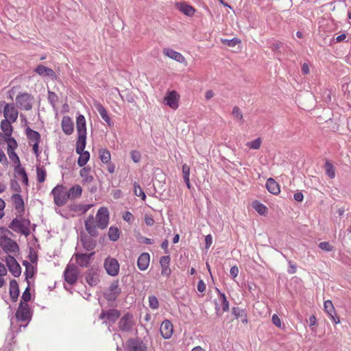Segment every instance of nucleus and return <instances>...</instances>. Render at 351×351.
<instances>
[{
	"label": "nucleus",
	"instance_id": "31",
	"mask_svg": "<svg viewBox=\"0 0 351 351\" xmlns=\"http://www.w3.org/2000/svg\"><path fill=\"white\" fill-rule=\"evenodd\" d=\"M232 313L237 319L241 318L242 323L247 322V313L245 309H241L239 307H233Z\"/></svg>",
	"mask_w": 351,
	"mask_h": 351
},
{
	"label": "nucleus",
	"instance_id": "13",
	"mask_svg": "<svg viewBox=\"0 0 351 351\" xmlns=\"http://www.w3.org/2000/svg\"><path fill=\"white\" fill-rule=\"evenodd\" d=\"M121 313L119 310L115 308H110L108 310H102L99 318L104 319V323L106 324L107 321L114 324L117 319L120 317Z\"/></svg>",
	"mask_w": 351,
	"mask_h": 351
},
{
	"label": "nucleus",
	"instance_id": "60",
	"mask_svg": "<svg viewBox=\"0 0 351 351\" xmlns=\"http://www.w3.org/2000/svg\"><path fill=\"white\" fill-rule=\"evenodd\" d=\"M272 323L277 327L281 328V320L280 317L274 314L271 317Z\"/></svg>",
	"mask_w": 351,
	"mask_h": 351
},
{
	"label": "nucleus",
	"instance_id": "28",
	"mask_svg": "<svg viewBox=\"0 0 351 351\" xmlns=\"http://www.w3.org/2000/svg\"><path fill=\"white\" fill-rule=\"evenodd\" d=\"M77 134H86V122L84 115L79 114L76 119Z\"/></svg>",
	"mask_w": 351,
	"mask_h": 351
},
{
	"label": "nucleus",
	"instance_id": "61",
	"mask_svg": "<svg viewBox=\"0 0 351 351\" xmlns=\"http://www.w3.org/2000/svg\"><path fill=\"white\" fill-rule=\"evenodd\" d=\"M123 219L125 221L131 223L133 221L134 217L130 212L126 211L123 215Z\"/></svg>",
	"mask_w": 351,
	"mask_h": 351
},
{
	"label": "nucleus",
	"instance_id": "47",
	"mask_svg": "<svg viewBox=\"0 0 351 351\" xmlns=\"http://www.w3.org/2000/svg\"><path fill=\"white\" fill-rule=\"evenodd\" d=\"M149 306L152 309L156 310L159 307V302L155 295L149 296Z\"/></svg>",
	"mask_w": 351,
	"mask_h": 351
},
{
	"label": "nucleus",
	"instance_id": "64",
	"mask_svg": "<svg viewBox=\"0 0 351 351\" xmlns=\"http://www.w3.org/2000/svg\"><path fill=\"white\" fill-rule=\"evenodd\" d=\"M197 289L199 292H204L206 290V284L203 280H199L198 281Z\"/></svg>",
	"mask_w": 351,
	"mask_h": 351
},
{
	"label": "nucleus",
	"instance_id": "4",
	"mask_svg": "<svg viewBox=\"0 0 351 351\" xmlns=\"http://www.w3.org/2000/svg\"><path fill=\"white\" fill-rule=\"evenodd\" d=\"M34 100V97L31 94L28 93H20L16 97V106L21 110L28 111L32 110Z\"/></svg>",
	"mask_w": 351,
	"mask_h": 351
},
{
	"label": "nucleus",
	"instance_id": "22",
	"mask_svg": "<svg viewBox=\"0 0 351 351\" xmlns=\"http://www.w3.org/2000/svg\"><path fill=\"white\" fill-rule=\"evenodd\" d=\"M12 200L14 205L15 209L19 213V215H21L25 210L24 201L22 196L20 195V193L13 194L12 196Z\"/></svg>",
	"mask_w": 351,
	"mask_h": 351
},
{
	"label": "nucleus",
	"instance_id": "14",
	"mask_svg": "<svg viewBox=\"0 0 351 351\" xmlns=\"http://www.w3.org/2000/svg\"><path fill=\"white\" fill-rule=\"evenodd\" d=\"M127 346L129 351H147L146 344L140 338L128 339Z\"/></svg>",
	"mask_w": 351,
	"mask_h": 351
},
{
	"label": "nucleus",
	"instance_id": "56",
	"mask_svg": "<svg viewBox=\"0 0 351 351\" xmlns=\"http://www.w3.org/2000/svg\"><path fill=\"white\" fill-rule=\"evenodd\" d=\"M22 300L25 302L24 303H27L31 300L30 288L29 285L22 294Z\"/></svg>",
	"mask_w": 351,
	"mask_h": 351
},
{
	"label": "nucleus",
	"instance_id": "5",
	"mask_svg": "<svg viewBox=\"0 0 351 351\" xmlns=\"http://www.w3.org/2000/svg\"><path fill=\"white\" fill-rule=\"evenodd\" d=\"M2 106H3V114L5 118L4 119L16 122L18 119L19 111L16 108L14 104H8L5 101H1L0 108Z\"/></svg>",
	"mask_w": 351,
	"mask_h": 351
},
{
	"label": "nucleus",
	"instance_id": "44",
	"mask_svg": "<svg viewBox=\"0 0 351 351\" xmlns=\"http://www.w3.org/2000/svg\"><path fill=\"white\" fill-rule=\"evenodd\" d=\"M37 181L40 183L45 182L46 178V171L43 167H36Z\"/></svg>",
	"mask_w": 351,
	"mask_h": 351
},
{
	"label": "nucleus",
	"instance_id": "32",
	"mask_svg": "<svg viewBox=\"0 0 351 351\" xmlns=\"http://www.w3.org/2000/svg\"><path fill=\"white\" fill-rule=\"evenodd\" d=\"M82 187L80 185H75L67 191L66 197L69 199L80 197L82 195Z\"/></svg>",
	"mask_w": 351,
	"mask_h": 351
},
{
	"label": "nucleus",
	"instance_id": "11",
	"mask_svg": "<svg viewBox=\"0 0 351 351\" xmlns=\"http://www.w3.org/2000/svg\"><path fill=\"white\" fill-rule=\"evenodd\" d=\"M3 261L5 262L10 272H11L14 277L20 276L21 267L14 256L8 254L5 257Z\"/></svg>",
	"mask_w": 351,
	"mask_h": 351
},
{
	"label": "nucleus",
	"instance_id": "35",
	"mask_svg": "<svg viewBox=\"0 0 351 351\" xmlns=\"http://www.w3.org/2000/svg\"><path fill=\"white\" fill-rule=\"evenodd\" d=\"M178 8L181 12L189 16H192L195 12L194 8L184 3L178 5Z\"/></svg>",
	"mask_w": 351,
	"mask_h": 351
},
{
	"label": "nucleus",
	"instance_id": "48",
	"mask_svg": "<svg viewBox=\"0 0 351 351\" xmlns=\"http://www.w3.org/2000/svg\"><path fill=\"white\" fill-rule=\"evenodd\" d=\"M221 41L224 45H226L230 47H233L236 46L237 44L241 43V40L237 38H233L232 39H230V40L222 39Z\"/></svg>",
	"mask_w": 351,
	"mask_h": 351
},
{
	"label": "nucleus",
	"instance_id": "21",
	"mask_svg": "<svg viewBox=\"0 0 351 351\" xmlns=\"http://www.w3.org/2000/svg\"><path fill=\"white\" fill-rule=\"evenodd\" d=\"M62 131L66 135H70L73 132L74 126L72 119L69 116L63 117L61 122Z\"/></svg>",
	"mask_w": 351,
	"mask_h": 351
},
{
	"label": "nucleus",
	"instance_id": "42",
	"mask_svg": "<svg viewBox=\"0 0 351 351\" xmlns=\"http://www.w3.org/2000/svg\"><path fill=\"white\" fill-rule=\"evenodd\" d=\"M326 174L331 179L335 177V170L333 165L328 160L325 162Z\"/></svg>",
	"mask_w": 351,
	"mask_h": 351
},
{
	"label": "nucleus",
	"instance_id": "50",
	"mask_svg": "<svg viewBox=\"0 0 351 351\" xmlns=\"http://www.w3.org/2000/svg\"><path fill=\"white\" fill-rule=\"evenodd\" d=\"M58 100V95L52 91L49 90L48 91V101L49 104L55 107L56 102Z\"/></svg>",
	"mask_w": 351,
	"mask_h": 351
},
{
	"label": "nucleus",
	"instance_id": "40",
	"mask_svg": "<svg viewBox=\"0 0 351 351\" xmlns=\"http://www.w3.org/2000/svg\"><path fill=\"white\" fill-rule=\"evenodd\" d=\"M216 290L219 294V300L221 302L223 312L228 311L229 310V302L228 301L226 295L223 293H221L219 289L217 288Z\"/></svg>",
	"mask_w": 351,
	"mask_h": 351
},
{
	"label": "nucleus",
	"instance_id": "8",
	"mask_svg": "<svg viewBox=\"0 0 351 351\" xmlns=\"http://www.w3.org/2000/svg\"><path fill=\"white\" fill-rule=\"evenodd\" d=\"M0 246L1 247L3 250L7 254H15L19 252V246L16 243V242L5 235L1 236Z\"/></svg>",
	"mask_w": 351,
	"mask_h": 351
},
{
	"label": "nucleus",
	"instance_id": "10",
	"mask_svg": "<svg viewBox=\"0 0 351 351\" xmlns=\"http://www.w3.org/2000/svg\"><path fill=\"white\" fill-rule=\"evenodd\" d=\"M107 274L111 276H116L119 271V263L116 258L108 257L104 263Z\"/></svg>",
	"mask_w": 351,
	"mask_h": 351
},
{
	"label": "nucleus",
	"instance_id": "55",
	"mask_svg": "<svg viewBox=\"0 0 351 351\" xmlns=\"http://www.w3.org/2000/svg\"><path fill=\"white\" fill-rule=\"evenodd\" d=\"M10 189L16 192L17 193H20L21 192V186L19 185V182L13 179V180H11L10 181Z\"/></svg>",
	"mask_w": 351,
	"mask_h": 351
},
{
	"label": "nucleus",
	"instance_id": "53",
	"mask_svg": "<svg viewBox=\"0 0 351 351\" xmlns=\"http://www.w3.org/2000/svg\"><path fill=\"white\" fill-rule=\"evenodd\" d=\"M10 159L15 164H20V159L14 151L7 152Z\"/></svg>",
	"mask_w": 351,
	"mask_h": 351
},
{
	"label": "nucleus",
	"instance_id": "7",
	"mask_svg": "<svg viewBox=\"0 0 351 351\" xmlns=\"http://www.w3.org/2000/svg\"><path fill=\"white\" fill-rule=\"evenodd\" d=\"M15 317L19 322H29L32 318V313L29 304L21 301L16 311Z\"/></svg>",
	"mask_w": 351,
	"mask_h": 351
},
{
	"label": "nucleus",
	"instance_id": "30",
	"mask_svg": "<svg viewBox=\"0 0 351 351\" xmlns=\"http://www.w3.org/2000/svg\"><path fill=\"white\" fill-rule=\"evenodd\" d=\"M13 123V121L6 119H3L1 121L0 128L3 131L2 133L5 134L8 137H10V136H12V134L13 127L12 125V123Z\"/></svg>",
	"mask_w": 351,
	"mask_h": 351
},
{
	"label": "nucleus",
	"instance_id": "9",
	"mask_svg": "<svg viewBox=\"0 0 351 351\" xmlns=\"http://www.w3.org/2000/svg\"><path fill=\"white\" fill-rule=\"evenodd\" d=\"M121 293V289L119 287V280H113L108 289L104 293V298L109 302L117 300Z\"/></svg>",
	"mask_w": 351,
	"mask_h": 351
},
{
	"label": "nucleus",
	"instance_id": "43",
	"mask_svg": "<svg viewBox=\"0 0 351 351\" xmlns=\"http://www.w3.org/2000/svg\"><path fill=\"white\" fill-rule=\"evenodd\" d=\"M91 204H76L71 206V210L73 211H82V213H86L90 208Z\"/></svg>",
	"mask_w": 351,
	"mask_h": 351
},
{
	"label": "nucleus",
	"instance_id": "6",
	"mask_svg": "<svg viewBox=\"0 0 351 351\" xmlns=\"http://www.w3.org/2000/svg\"><path fill=\"white\" fill-rule=\"evenodd\" d=\"M135 322L133 315L130 313H125L118 322V328L122 332H131L133 330Z\"/></svg>",
	"mask_w": 351,
	"mask_h": 351
},
{
	"label": "nucleus",
	"instance_id": "2",
	"mask_svg": "<svg viewBox=\"0 0 351 351\" xmlns=\"http://www.w3.org/2000/svg\"><path fill=\"white\" fill-rule=\"evenodd\" d=\"M30 221L23 217L14 218L8 226L9 228L16 232H19L25 237L30 234L29 226Z\"/></svg>",
	"mask_w": 351,
	"mask_h": 351
},
{
	"label": "nucleus",
	"instance_id": "3",
	"mask_svg": "<svg viewBox=\"0 0 351 351\" xmlns=\"http://www.w3.org/2000/svg\"><path fill=\"white\" fill-rule=\"evenodd\" d=\"M51 194L53 197L55 204L58 206H64L69 199V198L66 197L67 189L62 184H58L55 186L52 189Z\"/></svg>",
	"mask_w": 351,
	"mask_h": 351
},
{
	"label": "nucleus",
	"instance_id": "39",
	"mask_svg": "<svg viewBox=\"0 0 351 351\" xmlns=\"http://www.w3.org/2000/svg\"><path fill=\"white\" fill-rule=\"evenodd\" d=\"M99 158L103 163H109L111 162V155L107 149H101L99 151Z\"/></svg>",
	"mask_w": 351,
	"mask_h": 351
},
{
	"label": "nucleus",
	"instance_id": "58",
	"mask_svg": "<svg viewBox=\"0 0 351 351\" xmlns=\"http://www.w3.org/2000/svg\"><path fill=\"white\" fill-rule=\"evenodd\" d=\"M25 279H26L27 283L29 284V278H32L34 275V266H32V267H28V269H25Z\"/></svg>",
	"mask_w": 351,
	"mask_h": 351
},
{
	"label": "nucleus",
	"instance_id": "46",
	"mask_svg": "<svg viewBox=\"0 0 351 351\" xmlns=\"http://www.w3.org/2000/svg\"><path fill=\"white\" fill-rule=\"evenodd\" d=\"M8 141L7 142V152L14 151L18 147V143L16 141L12 136H10V137H8Z\"/></svg>",
	"mask_w": 351,
	"mask_h": 351
},
{
	"label": "nucleus",
	"instance_id": "1",
	"mask_svg": "<svg viewBox=\"0 0 351 351\" xmlns=\"http://www.w3.org/2000/svg\"><path fill=\"white\" fill-rule=\"evenodd\" d=\"M109 211L106 207H101L97 212L95 217L90 215L84 221L85 230L87 234L82 232L80 234V241L84 250L92 251L97 246L95 238L99 236L98 229L104 230L109 224Z\"/></svg>",
	"mask_w": 351,
	"mask_h": 351
},
{
	"label": "nucleus",
	"instance_id": "18",
	"mask_svg": "<svg viewBox=\"0 0 351 351\" xmlns=\"http://www.w3.org/2000/svg\"><path fill=\"white\" fill-rule=\"evenodd\" d=\"M160 331L164 339H169L172 336L173 332L171 322L168 319L164 320L160 325Z\"/></svg>",
	"mask_w": 351,
	"mask_h": 351
},
{
	"label": "nucleus",
	"instance_id": "26",
	"mask_svg": "<svg viewBox=\"0 0 351 351\" xmlns=\"http://www.w3.org/2000/svg\"><path fill=\"white\" fill-rule=\"evenodd\" d=\"M10 296L12 302H15L17 301L20 291L18 282L16 280H11L10 282Z\"/></svg>",
	"mask_w": 351,
	"mask_h": 351
},
{
	"label": "nucleus",
	"instance_id": "49",
	"mask_svg": "<svg viewBox=\"0 0 351 351\" xmlns=\"http://www.w3.org/2000/svg\"><path fill=\"white\" fill-rule=\"evenodd\" d=\"M14 171L15 177H16V175L22 177L23 175L27 173L25 168L21 166V163L15 165Z\"/></svg>",
	"mask_w": 351,
	"mask_h": 351
},
{
	"label": "nucleus",
	"instance_id": "25",
	"mask_svg": "<svg viewBox=\"0 0 351 351\" xmlns=\"http://www.w3.org/2000/svg\"><path fill=\"white\" fill-rule=\"evenodd\" d=\"M163 53L166 56H167L173 60H175L176 61H177L178 62L182 63L185 61L184 57L180 52L176 51L172 49H170V48L164 49Z\"/></svg>",
	"mask_w": 351,
	"mask_h": 351
},
{
	"label": "nucleus",
	"instance_id": "59",
	"mask_svg": "<svg viewBox=\"0 0 351 351\" xmlns=\"http://www.w3.org/2000/svg\"><path fill=\"white\" fill-rule=\"evenodd\" d=\"M183 179L189 178L190 176V167L188 165L184 164L182 168Z\"/></svg>",
	"mask_w": 351,
	"mask_h": 351
},
{
	"label": "nucleus",
	"instance_id": "63",
	"mask_svg": "<svg viewBox=\"0 0 351 351\" xmlns=\"http://www.w3.org/2000/svg\"><path fill=\"white\" fill-rule=\"evenodd\" d=\"M230 274L232 278H236L239 274V268L237 266H232L230 269Z\"/></svg>",
	"mask_w": 351,
	"mask_h": 351
},
{
	"label": "nucleus",
	"instance_id": "24",
	"mask_svg": "<svg viewBox=\"0 0 351 351\" xmlns=\"http://www.w3.org/2000/svg\"><path fill=\"white\" fill-rule=\"evenodd\" d=\"M150 261V256L148 253H142L137 261L138 268L141 271H145L147 269Z\"/></svg>",
	"mask_w": 351,
	"mask_h": 351
},
{
	"label": "nucleus",
	"instance_id": "52",
	"mask_svg": "<svg viewBox=\"0 0 351 351\" xmlns=\"http://www.w3.org/2000/svg\"><path fill=\"white\" fill-rule=\"evenodd\" d=\"M232 115L238 120L243 122V114L240 108L237 106H234L232 109Z\"/></svg>",
	"mask_w": 351,
	"mask_h": 351
},
{
	"label": "nucleus",
	"instance_id": "54",
	"mask_svg": "<svg viewBox=\"0 0 351 351\" xmlns=\"http://www.w3.org/2000/svg\"><path fill=\"white\" fill-rule=\"evenodd\" d=\"M319 247L326 252H331L333 247L327 241H323L319 243Z\"/></svg>",
	"mask_w": 351,
	"mask_h": 351
},
{
	"label": "nucleus",
	"instance_id": "37",
	"mask_svg": "<svg viewBox=\"0 0 351 351\" xmlns=\"http://www.w3.org/2000/svg\"><path fill=\"white\" fill-rule=\"evenodd\" d=\"M80 155L77 159V165L79 167H82L88 162L90 158V154L88 151H83L82 152H76Z\"/></svg>",
	"mask_w": 351,
	"mask_h": 351
},
{
	"label": "nucleus",
	"instance_id": "33",
	"mask_svg": "<svg viewBox=\"0 0 351 351\" xmlns=\"http://www.w3.org/2000/svg\"><path fill=\"white\" fill-rule=\"evenodd\" d=\"M25 134L27 138L30 141H33L34 143H40L41 140L40 134L35 131L32 130L30 128H27L25 130Z\"/></svg>",
	"mask_w": 351,
	"mask_h": 351
},
{
	"label": "nucleus",
	"instance_id": "34",
	"mask_svg": "<svg viewBox=\"0 0 351 351\" xmlns=\"http://www.w3.org/2000/svg\"><path fill=\"white\" fill-rule=\"evenodd\" d=\"M90 171L91 169L90 167H85L80 170V174L84 182L90 183L93 182V177L90 175Z\"/></svg>",
	"mask_w": 351,
	"mask_h": 351
},
{
	"label": "nucleus",
	"instance_id": "57",
	"mask_svg": "<svg viewBox=\"0 0 351 351\" xmlns=\"http://www.w3.org/2000/svg\"><path fill=\"white\" fill-rule=\"evenodd\" d=\"M130 156L132 160L134 161V162L137 163L139 162L141 159V153L138 151L133 150L130 152Z\"/></svg>",
	"mask_w": 351,
	"mask_h": 351
},
{
	"label": "nucleus",
	"instance_id": "29",
	"mask_svg": "<svg viewBox=\"0 0 351 351\" xmlns=\"http://www.w3.org/2000/svg\"><path fill=\"white\" fill-rule=\"evenodd\" d=\"M266 188L269 193L274 195H278L280 192L278 183L272 178L267 179Z\"/></svg>",
	"mask_w": 351,
	"mask_h": 351
},
{
	"label": "nucleus",
	"instance_id": "62",
	"mask_svg": "<svg viewBox=\"0 0 351 351\" xmlns=\"http://www.w3.org/2000/svg\"><path fill=\"white\" fill-rule=\"evenodd\" d=\"M282 43L276 42V43H274L271 44L270 48L271 49L272 51H274L275 52H278V51H280V49L282 47Z\"/></svg>",
	"mask_w": 351,
	"mask_h": 351
},
{
	"label": "nucleus",
	"instance_id": "19",
	"mask_svg": "<svg viewBox=\"0 0 351 351\" xmlns=\"http://www.w3.org/2000/svg\"><path fill=\"white\" fill-rule=\"evenodd\" d=\"M324 310L335 324L340 322L339 318L336 315L335 309L330 300H326L324 303Z\"/></svg>",
	"mask_w": 351,
	"mask_h": 351
},
{
	"label": "nucleus",
	"instance_id": "36",
	"mask_svg": "<svg viewBox=\"0 0 351 351\" xmlns=\"http://www.w3.org/2000/svg\"><path fill=\"white\" fill-rule=\"evenodd\" d=\"M86 144V134H78V138L76 143V152L84 151Z\"/></svg>",
	"mask_w": 351,
	"mask_h": 351
},
{
	"label": "nucleus",
	"instance_id": "38",
	"mask_svg": "<svg viewBox=\"0 0 351 351\" xmlns=\"http://www.w3.org/2000/svg\"><path fill=\"white\" fill-rule=\"evenodd\" d=\"M108 238L112 241H116L120 237V230L117 227H110L108 232Z\"/></svg>",
	"mask_w": 351,
	"mask_h": 351
},
{
	"label": "nucleus",
	"instance_id": "51",
	"mask_svg": "<svg viewBox=\"0 0 351 351\" xmlns=\"http://www.w3.org/2000/svg\"><path fill=\"white\" fill-rule=\"evenodd\" d=\"M261 145V139L260 138H257L255 140L247 143V145L252 149H258L260 148Z\"/></svg>",
	"mask_w": 351,
	"mask_h": 351
},
{
	"label": "nucleus",
	"instance_id": "27",
	"mask_svg": "<svg viewBox=\"0 0 351 351\" xmlns=\"http://www.w3.org/2000/svg\"><path fill=\"white\" fill-rule=\"evenodd\" d=\"M35 72L42 76L50 77L52 79L56 77V73L49 67L40 64L35 69Z\"/></svg>",
	"mask_w": 351,
	"mask_h": 351
},
{
	"label": "nucleus",
	"instance_id": "17",
	"mask_svg": "<svg viewBox=\"0 0 351 351\" xmlns=\"http://www.w3.org/2000/svg\"><path fill=\"white\" fill-rule=\"evenodd\" d=\"M85 279L90 286H96L100 281L98 269L93 267L89 269L86 273Z\"/></svg>",
	"mask_w": 351,
	"mask_h": 351
},
{
	"label": "nucleus",
	"instance_id": "23",
	"mask_svg": "<svg viewBox=\"0 0 351 351\" xmlns=\"http://www.w3.org/2000/svg\"><path fill=\"white\" fill-rule=\"evenodd\" d=\"M170 259L169 256H163L160 259V264L162 268L161 274L166 277H169L171 273L169 267Z\"/></svg>",
	"mask_w": 351,
	"mask_h": 351
},
{
	"label": "nucleus",
	"instance_id": "16",
	"mask_svg": "<svg viewBox=\"0 0 351 351\" xmlns=\"http://www.w3.org/2000/svg\"><path fill=\"white\" fill-rule=\"evenodd\" d=\"M180 95L176 90L168 91L164 98L165 104L172 109L178 108V100Z\"/></svg>",
	"mask_w": 351,
	"mask_h": 351
},
{
	"label": "nucleus",
	"instance_id": "15",
	"mask_svg": "<svg viewBox=\"0 0 351 351\" xmlns=\"http://www.w3.org/2000/svg\"><path fill=\"white\" fill-rule=\"evenodd\" d=\"M95 252H92L89 254L75 253L74 257L77 264L82 267H87L90 263V261Z\"/></svg>",
	"mask_w": 351,
	"mask_h": 351
},
{
	"label": "nucleus",
	"instance_id": "12",
	"mask_svg": "<svg viewBox=\"0 0 351 351\" xmlns=\"http://www.w3.org/2000/svg\"><path fill=\"white\" fill-rule=\"evenodd\" d=\"M64 280L70 285L76 282L78 276V269L75 265L69 264L64 272Z\"/></svg>",
	"mask_w": 351,
	"mask_h": 351
},
{
	"label": "nucleus",
	"instance_id": "20",
	"mask_svg": "<svg viewBox=\"0 0 351 351\" xmlns=\"http://www.w3.org/2000/svg\"><path fill=\"white\" fill-rule=\"evenodd\" d=\"M93 104H94L95 109L97 110V111L98 112V113L102 118V119L105 122H106V123L109 126L112 125V123L111 121V119H110L106 108L99 102H98L97 101H95Z\"/></svg>",
	"mask_w": 351,
	"mask_h": 351
},
{
	"label": "nucleus",
	"instance_id": "41",
	"mask_svg": "<svg viewBox=\"0 0 351 351\" xmlns=\"http://www.w3.org/2000/svg\"><path fill=\"white\" fill-rule=\"evenodd\" d=\"M253 207L261 215H265L268 211V208L264 204L257 201L253 203Z\"/></svg>",
	"mask_w": 351,
	"mask_h": 351
},
{
	"label": "nucleus",
	"instance_id": "45",
	"mask_svg": "<svg viewBox=\"0 0 351 351\" xmlns=\"http://www.w3.org/2000/svg\"><path fill=\"white\" fill-rule=\"evenodd\" d=\"M134 193L135 195L138 197H141V199L143 200L145 199L146 195L144 191H143L140 185L136 182L134 184Z\"/></svg>",
	"mask_w": 351,
	"mask_h": 351
}]
</instances>
